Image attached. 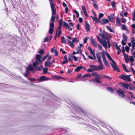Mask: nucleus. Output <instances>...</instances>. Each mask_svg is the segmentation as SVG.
<instances>
[{
	"label": "nucleus",
	"mask_w": 135,
	"mask_h": 135,
	"mask_svg": "<svg viewBox=\"0 0 135 135\" xmlns=\"http://www.w3.org/2000/svg\"><path fill=\"white\" fill-rule=\"evenodd\" d=\"M99 35L102 37V39H106L107 47L110 48L111 45L109 40L112 38V36L107 32H101L99 33Z\"/></svg>",
	"instance_id": "obj_1"
},
{
	"label": "nucleus",
	"mask_w": 135,
	"mask_h": 135,
	"mask_svg": "<svg viewBox=\"0 0 135 135\" xmlns=\"http://www.w3.org/2000/svg\"><path fill=\"white\" fill-rule=\"evenodd\" d=\"M91 74H85L82 76L81 77L82 79H84L85 77H89L91 78Z\"/></svg>",
	"instance_id": "obj_27"
},
{
	"label": "nucleus",
	"mask_w": 135,
	"mask_h": 135,
	"mask_svg": "<svg viewBox=\"0 0 135 135\" xmlns=\"http://www.w3.org/2000/svg\"><path fill=\"white\" fill-rule=\"evenodd\" d=\"M69 60L72 61L73 60V57L71 56H69Z\"/></svg>",
	"instance_id": "obj_63"
},
{
	"label": "nucleus",
	"mask_w": 135,
	"mask_h": 135,
	"mask_svg": "<svg viewBox=\"0 0 135 135\" xmlns=\"http://www.w3.org/2000/svg\"><path fill=\"white\" fill-rule=\"evenodd\" d=\"M109 22V20L107 19L103 18L101 20L100 23L102 25H103L108 23Z\"/></svg>",
	"instance_id": "obj_15"
},
{
	"label": "nucleus",
	"mask_w": 135,
	"mask_h": 135,
	"mask_svg": "<svg viewBox=\"0 0 135 135\" xmlns=\"http://www.w3.org/2000/svg\"><path fill=\"white\" fill-rule=\"evenodd\" d=\"M54 27V22H52L51 23H50V28H53Z\"/></svg>",
	"instance_id": "obj_48"
},
{
	"label": "nucleus",
	"mask_w": 135,
	"mask_h": 135,
	"mask_svg": "<svg viewBox=\"0 0 135 135\" xmlns=\"http://www.w3.org/2000/svg\"><path fill=\"white\" fill-rule=\"evenodd\" d=\"M88 49L90 52V54L92 55H93V56H94L95 55L94 51H92L91 48L89 46H88Z\"/></svg>",
	"instance_id": "obj_20"
},
{
	"label": "nucleus",
	"mask_w": 135,
	"mask_h": 135,
	"mask_svg": "<svg viewBox=\"0 0 135 135\" xmlns=\"http://www.w3.org/2000/svg\"><path fill=\"white\" fill-rule=\"evenodd\" d=\"M108 18L109 20L112 22H113V20L114 18V15L113 14H111L110 16H108Z\"/></svg>",
	"instance_id": "obj_21"
},
{
	"label": "nucleus",
	"mask_w": 135,
	"mask_h": 135,
	"mask_svg": "<svg viewBox=\"0 0 135 135\" xmlns=\"http://www.w3.org/2000/svg\"><path fill=\"white\" fill-rule=\"evenodd\" d=\"M50 6L52 11V15H54L56 13V10L55 8V6L54 4H51Z\"/></svg>",
	"instance_id": "obj_13"
},
{
	"label": "nucleus",
	"mask_w": 135,
	"mask_h": 135,
	"mask_svg": "<svg viewBox=\"0 0 135 135\" xmlns=\"http://www.w3.org/2000/svg\"><path fill=\"white\" fill-rule=\"evenodd\" d=\"M129 83H121L120 86L121 87L128 89V88Z\"/></svg>",
	"instance_id": "obj_17"
},
{
	"label": "nucleus",
	"mask_w": 135,
	"mask_h": 135,
	"mask_svg": "<svg viewBox=\"0 0 135 135\" xmlns=\"http://www.w3.org/2000/svg\"><path fill=\"white\" fill-rule=\"evenodd\" d=\"M107 56L108 58V59L110 61H112L113 60V59H112L111 57H110L109 55L108 54Z\"/></svg>",
	"instance_id": "obj_52"
},
{
	"label": "nucleus",
	"mask_w": 135,
	"mask_h": 135,
	"mask_svg": "<svg viewBox=\"0 0 135 135\" xmlns=\"http://www.w3.org/2000/svg\"><path fill=\"white\" fill-rule=\"evenodd\" d=\"M101 52H98L96 54V56L97 57L98 62L102 61L101 59Z\"/></svg>",
	"instance_id": "obj_12"
},
{
	"label": "nucleus",
	"mask_w": 135,
	"mask_h": 135,
	"mask_svg": "<svg viewBox=\"0 0 135 135\" xmlns=\"http://www.w3.org/2000/svg\"><path fill=\"white\" fill-rule=\"evenodd\" d=\"M129 60L131 62H133L134 61V60L132 56H131L130 57Z\"/></svg>",
	"instance_id": "obj_56"
},
{
	"label": "nucleus",
	"mask_w": 135,
	"mask_h": 135,
	"mask_svg": "<svg viewBox=\"0 0 135 135\" xmlns=\"http://www.w3.org/2000/svg\"><path fill=\"white\" fill-rule=\"evenodd\" d=\"M73 109L77 113L80 115H84L86 116L87 115L85 112L80 107L78 106H74L73 107Z\"/></svg>",
	"instance_id": "obj_2"
},
{
	"label": "nucleus",
	"mask_w": 135,
	"mask_h": 135,
	"mask_svg": "<svg viewBox=\"0 0 135 135\" xmlns=\"http://www.w3.org/2000/svg\"><path fill=\"white\" fill-rule=\"evenodd\" d=\"M131 41L132 44V45H133V44L135 43V40L133 38H131Z\"/></svg>",
	"instance_id": "obj_49"
},
{
	"label": "nucleus",
	"mask_w": 135,
	"mask_h": 135,
	"mask_svg": "<svg viewBox=\"0 0 135 135\" xmlns=\"http://www.w3.org/2000/svg\"><path fill=\"white\" fill-rule=\"evenodd\" d=\"M54 31V29L52 28H50L49 33L50 34H52Z\"/></svg>",
	"instance_id": "obj_41"
},
{
	"label": "nucleus",
	"mask_w": 135,
	"mask_h": 135,
	"mask_svg": "<svg viewBox=\"0 0 135 135\" xmlns=\"http://www.w3.org/2000/svg\"><path fill=\"white\" fill-rule=\"evenodd\" d=\"M125 49L126 51H128L129 49V48L128 46H126L125 47Z\"/></svg>",
	"instance_id": "obj_64"
},
{
	"label": "nucleus",
	"mask_w": 135,
	"mask_h": 135,
	"mask_svg": "<svg viewBox=\"0 0 135 135\" xmlns=\"http://www.w3.org/2000/svg\"><path fill=\"white\" fill-rule=\"evenodd\" d=\"M124 56L125 59L128 58V55L125 53L123 54Z\"/></svg>",
	"instance_id": "obj_62"
},
{
	"label": "nucleus",
	"mask_w": 135,
	"mask_h": 135,
	"mask_svg": "<svg viewBox=\"0 0 135 135\" xmlns=\"http://www.w3.org/2000/svg\"><path fill=\"white\" fill-rule=\"evenodd\" d=\"M62 19H60V20L59 25V26L58 28H61V26L62 25Z\"/></svg>",
	"instance_id": "obj_46"
},
{
	"label": "nucleus",
	"mask_w": 135,
	"mask_h": 135,
	"mask_svg": "<svg viewBox=\"0 0 135 135\" xmlns=\"http://www.w3.org/2000/svg\"><path fill=\"white\" fill-rule=\"evenodd\" d=\"M104 16V14L103 13H100L98 15V19L99 20L101 18Z\"/></svg>",
	"instance_id": "obj_38"
},
{
	"label": "nucleus",
	"mask_w": 135,
	"mask_h": 135,
	"mask_svg": "<svg viewBox=\"0 0 135 135\" xmlns=\"http://www.w3.org/2000/svg\"><path fill=\"white\" fill-rule=\"evenodd\" d=\"M101 55L102 56L104 64L107 67L109 66V65L108 63V61L106 59V58L105 57V55H106L101 54Z\"/></svg>",
	"instance_id": "obj_9"
},
{
	"label": "nucleus",
	"mask_w": 135,
	"mask_h": 135,
	"mask_svg": "<svg viewBox=\"0 0 135 135\" xmlns=\"http://www.w3.org/2000/svg\"><path fill=\"white\" fill-rule=\"evenodd\" d=\"M74 12L76 14L77 17L78 18L79 17V14L77 11L76 10H74Z\"/></svg>",
	"instance_id": "obj_53"
},
{
	"label": "nucleus",
	"mask_w": 135,
	"mask_h": 135,
	"mask_svg": "<svg viewBox=\"0 0 135 135\" xmlns=\"http://www.w3.org/2000/svg\"><path fill=\"white\" fill-rule=\"evenodd\" d=\"M38 53L41 55L44 54H45L44 51L43 49H41L38 51Z\"/></svg>",
	"instance_id": "obj_50"
},
{
	"label": "nucleus",
	"mask_w": 135,
	"mask_h": 135,
	"mask_svg": "<svg viewBox=\"0 0 135 135\" xmlns=\"http://www.w3.org/2000/svg\"><path fill=\"white\" fill-rule=\"evenodd\" d=\"M97 37L99 42L104 47L105 49H106L107 48V42L105 40L102 39V40L100 38L98 35L97 36Z\"/></svg>",
	"instance_id": "obj_4"
},
{
	"label": "nucleus",
	"mask_w": 135,
	"mask_h": 135,
	"mask_svg": "<svg viewBox=\"0 0 135 135\" xmlns=\"http://www.w3.org/2000/svg\"><path fill=\"white\" fill-rule=\"evenodd\" d=\"M106 28L110 32H113V33H114V31H113L111 28L108 26H106Z\"/></svg>",
	"instance_id": "obj_36"
},
{
	"label": "nucleus",
	"mask_w": 135,
	"mask_h": 135,
	"mask_svg": "<svg viewBox=\"0 0 135 135\" xmlns=\"http://www.w3.org/2000/svg\"><path fill=\"white\" fill-rule=\"evenodd\" d=\"M61 41L62 43L65 44L66 43V40L64 36H62L61 38Z\"/></svg>",
	"instance_id": "obj_34"
},
{
	"label": "nucleus",
	"mask_w": 135,
	"mask_h": 135,
	"mask_svg": "<svg viewBox=\"0 0 135 135\" xmlns=\"http://www.w3.org/2000/svg\"><path fill=\"white\" fill-rule=\"evenodd\" d=\"M101 54H103L106 55H107L108 54V52L105 51V50H103L102 52H101Z\"/></svg>",
	"instance_id": "obj_54"
},
{
	"label": "nucleus",
	"mask_w": 135,
	"mask_h": 135,
	"mask_svg": "<svg viewBox=\"0 0 135 135\" xmlns=\"http://www.w3.org/2000/svg\"><path fill=\"white\" fill-rule=\"evenodd\" d=\"M61 32V28H58L57 29L56 32V36H57L58 37H59L60 35Z\"/></svg>",
	"instance_id": "obj_22"
},
{
	"label": "nucleus",
	"mask_w": 135,
	"mask_h": 135,
	"mask_svg": "<svg viewBox=\"0 0 135 135\" xmlns=\"http://www.w3.org/2000/svg\"><path fill=\"white\" fill-rule=\"evenodd\" d=\"M122 29L124 30H127V28L124 25H122Z\"/></svg>",
	"instance_id": "obj_40"
},
{
	"label": "nucleus",
	"mask_w": 135,
	"mask_h": 135,
	"mask_svg": "<svg viewBox=\"0 0 135 135\" xmlns=\"http://www.w3.org/2000/svg\"><path fill=\"white\" fill-rule=\"evenodd\" d=\"M119 77L120 79H123L126 81H131V79L129 77L128 75H124L122 74L120 75Z\"/></svg>",
	"instance_id": "obj_5"
},
{
	"label": "nucleus",
	"mask_w": 135,
	"mask_h": 135,
	"mask_svg": "<svg viewBox=\"0 0 135 135\" xmlns=\"http://www.w3.org/2000/svg\"><path fill=\"white\" fill-rule=\"evenodd\" d=\"M123 41L125 42H126L127 40L126 36L124 33L123 34Z\"/></svg>",
	"instance_id": "obj_42"
},
{
	"label": "nucleus",
	"mask_w": 135,
	"mask_h": 135,
	"mask_svg": "<svg viewBox=\"0 0 135 135\" xmlns=\"http://www.w3.org/2000/svg\"><path fill=\"white\" fill-rule=\"evenodd\" d=\"M91 75L94 76L95 77V78H97V77H99L100 75L99 74H97V73L96 72H93V73L92 74H91Z\"/></svg>",
	"instance_id": "obj_30"
},
{
	"label": "nucleus",
	"mask_w": 135,
	"mask_h": 135,
	"mask_svg": "<svg viewBox=\"0 0 135 135\" xmlns=\"http://www.w3.org/2000/svg\"><path fill=\"white\" fill-rule=\"evenodd\" d=\"M128 88L130 90H132L135 89V88L133 85L129 83Z\"/></svg>",
	"instance_id": "obj_29"
},
{
	"label": "nucleus",
	"mask_w": 135,
	"mask_h": 135,
	"mask_svg": "<svg viewBox=\"0 0 135 135\" xmlns=\"http://www.w3.org/2000/svg\"><path fill=\"white\" fill-rule=\"evenodd\" d=\"M41 60H36L35 62H34L33 64V66L35 68H36V67L38 65L41 64L42 63Z\"/></svg>",
	"instance_id": "obj_10"
},
{
	"label": "nucleus",
	"mask_w": 135,
	"mask_h": 135,
	"mask_svg": "<svg viewBox=\"0 0 135 135\" xmlns=\"http://www.w3.org/2000/svg\"><path fill=\"white\" fill-rule=\"evenodd\" d=\"M68 61V59L67 58V56L66 55H65L63 61L62 63V65L66 64Z\"/></svg>",
	"instance_id": "obj_23"
},
{
	"label": "nucleus",
	"mask_w": 135,
	"mask_h": 135,
	"mask_svg": "<svg viewBox=\"0 0 135 135\" xmlns=\"http://www.w3.org/2000/svg\"><path fill=\"white\" fill-rule=\"evenodd\" d=\"M89 67L90 68L87 69L86 71L91 73H92L95 70H97V69L98 68V66L93 65H90L89 66Z\"/></svg>",
	"instance_id": "obj_6"
},
{
	"label": "nucleus",
	"mask_w": 135,
	"mask_h": 135,
	"mask_svg": "<svg viewBox=\"0 0 135 135\" xmlns=\"http://www.w3.org/2000/svg\"><path fill=\"white\" fill-rule=\"evenodd\" d=\"M76 54H79L80 52L81 54H82L81 50L80 47L79 46L77 47L76 49Z\"/></svg>",
	"instance_id": "obj_28"
},
{
	"label": "nucleus",
	"mask_w": 135,
	"mask_h": 135,
	"mask_svg": "<svg viewBox=\"0 0 135 135\" xmlns=\"http://www.w3.org/2000/svg\"><path fill=\"white\" fill-rule=\"evenodd\" d=\"M36 59L37 60H40L41 58V56L40 55H37L36 56Z\"/></svg>",
	"instance_id": "obj_44"
},
{
	"label": "nucleus",
	"mask_w": 135,
	"mask_h": 135,
	"mask_svg": "<svg viewBox=\"0 0 135 135\" xmlns=\"http://www.w3.org/2000/svg\"><path fill=\"white\" fill-rule=\"evenodd\" d=\"M55 17L54 16V15H52L51 17V19L50 20V21L53 22L55 20Z\"/></svg>",
	"instance_id": "obj_43"
},
{
	"label": "nucleus",
	"mask_w": 135,
	"mask_h": 135,
	"mask_svg": "<svg viewBox=\"0 0 135 135\" xmlns=\"http://www.w3.org/2000/svg\"><path fill=\"white\" fill-rule=\"evenodd\" d=\"M48 70V69L47 68H44L43 69V73L46 74L47 72V71Z\"/></svg>",
	"instance_id": "obj_35"
},
{
	"label": "nucleus",
	"mask_w": 135,
	"mask_h": 135,
	"mask_svg": "<svg viewBox=\"0 0 135 135\" xmlns=\"http://www.w3.org/2000/svg\"><path fill=\"white\" fill-rule=\"evenodd\" d=\"M52 64L51 62L50 61H46L45 63V65L46 67L50 66Z\"/></svg>",
	"instance_id": "obj_26"
},
{
	"label": "nucleus",
	"mask_w": 135,
	"mask_h": 135,
	"mask_svg": "<svg viewBox=\"0 0 135 135\" xmlns=\"http://www.w3.org/2000/svg\"><path fill=\"white\" fill-rule=\"evenodd\" d=\"M98 46L99 50H102V47L100 44H98Z\"/></svg>",
	"instance_id": "obj_55"
},
{
	"label": "nucleus",
	"mask_w": 135,
	"mask_h": 135,
	"mask_svg": "<svg viewBox=\"0 0 135 135\" xmlns=\"http://www.w3.org/2000/svg\"><path fill=\"white\" fill-rule=\"evenodd\" d=\"M91 42L93 46L97 47L98 46V44L96 42V40L93 38H91L90 39Z\"/></svg>",
	"instance_id": "obj_11"
},
{
	"label": "nucleus",
	"mask_w": 135,
	"mask_h": 135,
	"mask_svg": "<svg viewBox=\"0 0 135 135\" xmlns=\"http://www.w3.org/2000/svg\"><path fill=\"white\" fill-rule=\"evenodd\" d=\"M85 25L86 27V32H88L90 31V26L87 21H86L85 22Z\"/></svg>",
	"instance_id": "obj_16"
},
{
	"label": "nucleus",
	"mask_w": 135,
	"mask_h": 135,
	"mask_svg": "<svg viewBox=\"0 0 135 135\" xmlns=\"http://www.w3.org/2000/svg\"><path fill=\"white\" fill-rule=\"evenodd\" d=\"M68 42L69 44V45L72 48H73L74 47V45L73 44V43L70 40H68Z\"/></svg>",
	"instance_id": "obj_33"
},
{
	"label": "nucleus",
	"mask_w": 135,
	"mask_h": 135,
	"mask_svg": "<svg viewBox=\"0 0 135 135\" xmlns=\"http://www.w3.org/2000/svg\"><path fill=\"white\" fill-rule=\"evenodd\" d=\"M42 66H39V67H36V68L37 69V70L38 71H41L42 69Z\"/></svg>",
	"instance_id": "obj_51"
},
{
	"label": "nucleus",
	"mask_w": 135,
	"mask_h": 135,
	"mask_svg": "<svg viewBox=\"0 0 135 135\" xmlns=\"http://www.w3.org/2000/svg\"><path fill=\"white\" fill-rule=\"evenodd\" d=\"M112 61V62L110 63V64L113 69L117 72H119L120 71L118 67L117 66L115 62L113 60Z\"/></svg>",
	"instance_id": "obj_8"
},
{
	"label": "nucleus",
	"mask_w": 135,
	"mask_h": 135,
	"mask_svg": "<svg viewBox=\"0 0 135 135\" xmlns=\"http://www.w3.org/2000/svg\"><path fill=\"white\" fill-rule=\"evenodd\" d=\"M89 39L88 37H86L84 39L83 42L84 44H85L86 43L88 39Z\"/></svg>",
	"instance_id": "obj_57"
},
{
	"label": "nucleus",
	"mask_w": 135,
	"mask_h": 135,
	"mask_svg": "<svg viewBox=\"0 0 135 135\" xmlns=\"http://www.w3.org/2000/svg\"><path fill=\"white\" fill-rule=\"evenodd\" d=\"M110 129L106 128L105 130V135H124L122 134H120L117 132H115L112 131V129Z\"/></svg>",
	"instance_id": "obj_3"
},
{
	"label": "nucleus",
	"mask_w": 135,
	"mask_h": 135,
	"mask_svg": "<svg viewBox=\"0 0 135 135\" xmlns=\"http://www.w3.org/2000/svg\"><path fill=\"white\" fill-rule=\"evenodd\" d=\"M49 56V54H46L45 56L43 57L41 59V60L42 61H44V60L46 59V58Z\"/></svg>",
	"instance_id": "obj_37"
},
{
	"label": "nucleus",
	"mask_w": 135,
	"mask_h": 135,
	"mask_svg": "<svg viewBox=\"0 0 135 135\" xmlns=\"http://www.w3.org/2000/svg\"><path fill=\"white\" fill-rule=\"evenodd\" d=\"M100 64L98 67V68L97 69V70L99 71L100 70H102L103 69V65L102 64V61L98 62Z\"/></svg>",
	"instance_id": "obj_19"
},
{
	"label": "nucleus",
	"mask_w": 135,
	"mask_h": 135,
	"mask_svg": "<svg viewBox=\"0 0 135 135\" xmlns=\"http://www.w3.org/2000/svg\"><path fill=\"white\" fill-rule=\"evenodd\" d=\"M111 4L113 7H115V3L114 2H112L111 3Z\"/></svg>",
	"instance_id": "obj_60"
},
{
	"label": "nucleus",
	"mask_w": 135,
	"mask_h": 135,
	"mask_svg": "<svg viewBox=\"0 0 135 135\" xmlns=\"http://www.w3.org/2000/svg\"><path fill=\"white\" fill-rule=\"evenodd\" d=\"M49 40V38L48 37H46L44 39V40L43 42H47Z\"/></svg>",
	"instance_id": "obj_59"
},
{
	"label": "nucleus",
	"mask_w": 135,
	"mask_h": 135,
	"mask_svg": "<svg viewBox=\"0 0 135 135\" xmlns=\"http://www.w3.org/2000/svg\"><path fill=\"white\" fill-rule=\"evenodd\" d=\"M117 92L118 95L120 97L123 98L124 97L125 92L122 90L121 89H119L117 90Z\"/></svg>",
	"instance_id": "obj_7"
},
{
	"label": "nucleus",
	"mask_w": 135,
	"mask_h": 135,
	"mask_svg": "<svg viewBox=\"0 0 135 135\" xmlns=\"http://www.w3.org/2000/svg\"><path fill=\"white\" fill-rule=\"evenodd\" d=\"M95 17H93L92 16H91V17L92 18V19L95 21L97 23H99L100 22L98 19H97V16L95 13Z\"/></svg>",
	"instance_id": "obj_18"
},
{
	"label": "nucleus",
	"mask_w": 135,
	"mask_h": 135,
	"mask_svg": "<svg viewBox=\"0 0 135 135\" xmlns=\"http://www.w3.org/2000/svg\"><path fill=\"white\" fill-rule=\"evenodd\" d=\"M49 79L45 76H41L40 77L39 80L40 82H42L48 80Z\"/></svg>",
	"instance_id": "obj_25"
},
{
	"label": "nucleus",
	"mask_w": 135,
	"mask_h": 135,
	"mask_svg": "<svg viewBox=\"0 0 135 135\" xmlns=\"http://www.w3.org/2000/svg\"><path fill=\"white\" fill-rule=\"evenodd\" d=\"M93 6L97 9L98 10V7L97 5L96 2H94L93 3Z\"/></svg>",
	"instance_id": "obj_39"
},
{
	"label": "nucleus",
	"mask_w": 135,
	"mask_h": 135,
	"mask_svg": "<svg viewBox=\"0 0 135 135\" xmlns=\"http://www.w3.org/2000/svg\"><path fill=\"white\" fill-rule=\"evenodd\" d=\"M116 24L118 26H120L121 24L120 22V20L119 17H117L116 19Z\"/></svg>",
	"instance_id": "obj_24"
},
{
	"label": "nucleus",
	"mask_w": 135,
	"mask_h": 135,
	"mask_svg": "<svg viewBox=\"0 0 135 135\" xmlns=\"http://www.w3.org/2000/svg\"><path fill=\"white\" fill-rule=\"evenodd\" d=\"M83 67L81 66H80L79 67H77L75 69V71H76L78 72L80 71V69H83Z\"/></svg>",
	"instance_id": "obj_31"
},
{
	"label": "nucleus",
	"mask_w": 135,
	"mask_h": 135,
	"mask_svg": "<svg viewBox=\"0 0 135 135\" xmlns=\"http://www.w3.org/2000/svg\"><path fill=\"white\" fill-rule=\"evenodd\" d=\"M26 72H28L29 71H32L33 70V68L32 65H29L26 68Z\"/></svg>",
	"instance_id": "obj_14"
},
{
	"label": "nucleus",
	"mask_w": 135,
	"mask_h": 135,
	"mask_svg": "<svg viewBox=\"0 0 135 135\" xmlns=\"http://www.w3.org/2000/svg\"><path fill=\"white\" fill-rule=\"evenodd\" d=\"M126 20L125 18L123 17L122 18V23H125L126 22Z\"/></svg>",
	"instance_id": "obj_58"
},
{
	"label": "nucleus",
	"mask_w": 135,
	"mask_h": 135,
	"mask_svg": "<svg viewBox=\"0 0 135 135\" xmlns=\"http://www.w3.org/2000/svg\"><path fill=\"white\" fill-rule=\"evenodd\" d=\"M77 38H73L72 40V42H77L78 41H77Z\"/></svg>",
	"instance_id": "obj_61"
},
{
	"label": "nucleus",
	"mask_w": 135,
	"mask_h": 135,
	"mask_svg": "<svg viewBox=\"0 0 135 135\" xmlns=\"http://www.w3.org/2000/svg\"><path fill=\"white\" fill-rule=\"evenodd\" d=\"M107 90L110 92L112 93H114V91L113 89L110 87H107Z\"/></svg>",
	"instance_id": "obj_32"
},
{
	"label": "nucleus",
	"mask_w": 135,
	"mask_h": 135,
	"mask_svg": "<svg viewBox=\"0 0 135 135\" xmlns=\"http://www.w3.org/2000/svg\"><path fill=\"white\" fill-rule=\"evenodd\" d=\"M98 78L99 77L95 78V80L97 83H101V82L100 81V79H99Z\"/></svg>",
	"instance_id": "obj_45"
},
{
	"label": "nucleus",
	"mask_w": 135,
	"mask_h": 135,
	"mask_svg": "<svg viewBox=\"0 0 135 135\" xmlns=\"http://www.w3.org/2000/svg\"><path fill=\"white\" fill-rule=\"evenodd\" d=\"M63 24L64 27H65L66 28L69 26L68 24L65 21L64 22Z\"/></svg>",
	"instance_id": "obj_47"
}]
</instances>
